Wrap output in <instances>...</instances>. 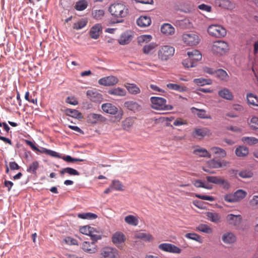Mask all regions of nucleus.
<instances>
[{"mask_svg": "<svg viewBox=\"0 0 258 258\" xmlns=\"http://www.w3.org/2000/svg\"><path fill=\"white\" fill-rule=\"evenodd\" d=\"M109 11L111 15L114 17L122 19L127 16L128 9L123 4L116 3L110 5L109 8Z\"/></svg>", "mask_w": 258, "mask_h": 258, "instance_id": "obj_1", "label": "nucleus"}, {"mask_svg": "<svg viewBox=\"0 0 258 258\" xmlns=\"http://www.w3.org/2000/svg\"><path fill=\"white\" fill-rule=\"evenodd\" d=\"M151 107L156 110H170L173 109L171 105H166V100L162 97H151Z\"/></svg>", "mask_w": 258, "mask_h": 258, "instance_id": "obj_2", "label": "nucleus"}, {"mask_svg": "<svg viewBox=\"0 0 258 258\" xmlns=\"http://www.w3.org/2000/svg\"><path fill=\"white\" fill-rule=\"evenodd\" d=\"M228 43L224 41L218 40L213 42L211 50L215 54L222 55L225 54L229 50Z\"/></svg>", "mask_w": 258, "mask_h": 258, "instance_id": "obj_3", "label": "nucleus"}, {"mask_svg": "<svg viewBox=\"0 0 258 258\" xmlns=\"http://www.w3.org/2000/svg\"><path fill=\"white\" fill-rule=\"evenodd\" d=\"M174 51V48L172 46L169 45L163 46L158 52L159 58L162 61L167 60L173 55Z\"/></svg>", "mask_w": 258, "mask_h": 258, "instance_id": "obj_4", "label": "nucleus"}, {"mask_svg": "<svg viewBox=\"0 0 258 258\" xmlns=\"http://www.w3.org/2000/svg\"><path fill=\"white\" fill-rule=\"evenodd\" d=\"M182 40L185 44L189 46L197 45L200 42L199 36L194 32L183 34Z\"/></svg>", "mask_w": 258, "mask_h": 258, "instance_id": "obj_5", "label": "nucleus"}, {"mask_svg": "<svg viewBox=\"0 0 258 258\" xmlns=\"http://www.w3.org/2000/svg\"><path fill=\"white\" fill-rule=\"evenodd\" d=\"M206 178L208 182L221 185L225 190L229 189L230 187L229 182L220 176H207Z\"/></svg>", "mask_w": 258, "mask_h": 258, "instance_id": "obj_6", "label": "nucleus"}, {"mask_svg": "<svg viewBox=\"0 0 258 258\" xmlns=\"http://www.w3.org/2000/svg\"><path fill=\"white\" fill-rule=\"evenodd\" d=\"M101 108L103 111L106 113L110 114H116L115 117L118 120H119L122 118V112L118 111L117 108L111 103H104L102 105Z\"/></svg>", "mask_w": 258, "mask_h": 258, "instance_id": "obj_7", "label": "nucleus"}, {"mask_svg": "<svg viewBox=\"0 0 258 258\" xmlns=\"http://www.w3.org/2000/svg\"><path fill=\"white\" fill-rule=\"evenodd\" d=\"M209 34L216 37H224L226 35V29L220 25H212L208 28Z\"/></svg>", "mask_w": 258, "mask_h": 258, "instance_id": "obj_8", "label": "nucleus"}, {"mask_svg": "<svg viewBox=\"0 0 258 258\" xmlns=\"http://www.w3.org/2000/svg\"><path fill=\"white\" fill-rule=\"evenodd\" d=\"M101 258H118L117 250L111 247H103L100 252Z\"/></svg>", "mask_w": 258, "mask_h": 258, "instance_id": "obj_9", "label": "nucleus"}, {"mask_svg": "<svg viewBox=\"0 0 258 258\" xmlns=\"http://www.w3.org/2000/svg\"><path fill=\"white\" fill-rule=\"evenodd\" d=\"M86 95L91 101L96 103H100L103 100L102 95L94 90H87Z\"/></svg>", "mask_w": 258, "mask_h": 258, "instance_id": "obj_10", "label": "nucleus"}, {"mask_svg": "<svg viewBox=\"0 0 258 258\" xmlns=\"http://www.w3.org/2000/svg\"><path fill=\"white\" fill-rule=\"evenodd\" d=\"M158 248L162 251L173 253H180L181 251L179 247L171 243H161L158 245Z\"/></svg>", "mask_w": 258, "mask_h": 258, "instance_id": "obj_11", "label": "nucleus"}, {"mask_svg": "<svg viewBox=\"0 0 258 258\" xmlns=\"http://www.w3.org/2000/svg\"><path fill=\"white\" fill-rule=\"evenodd\" d=\"M118 79L113 76H109L101 78L98 81V83L104 86H110L115 85L118 83Z\"/></svg>", "mask_w": 258, "mask_h": 258, "instance_id": "obj_12", "label": "nucleus"}, {"mask_svg": "<svg viewBox=\"0 0 258 258\" xmlns=\"http://www.w3.org/2000/svg\"><path fill=\"white\" fill-rule=\"evenodd\" d=\"M82 249L86 252L93 254L97 251V246L95 242L84 241L82 245Z\"/></svg>", "mask_w": 258, "mask_h": 258, "instance_id": "obj_13", "label": "nucleus"}, {"mask_svg": "<svg viewBox=\"0 0 258 258\" xmlns=\"http://www.w3.org/2000/svg\"><path fill=\"white\" fill-rule=\"evenodd\" d=\"M227 223L231 225L236 226L239 225L242 221L240 215H235L232 214H228L226 217Z\"/></svg>", "mask_w": 258, "mask_h": 258, "instance_id": "obj_14", "label": "nucleus"}, {"mask_svg": "<svg viewBox=\"0 0 258 258\" xmlns=\"http://www.w3.org/2000/svg\"><path fill=\"white\" fill-rule=\"evenodd\" d=\"M112 242L115 245L123 243L126 240L125 235L120 231L115 232L112 236Z\"/></svg>", "mask_w": 258, "mask_h": 258, "instance_id": "obj_15", "label": "nucleus"}, {"mask_svg": "<svg viewBox=\"0 0 258 258\" xmlns=\"http://www.w3.org/2000/svg\"><path fill=\"white\" fill-rule=\"evenodd\" d=\"M106 118L102 115L96 113H90L87 116V121L91 124H96L99 122L105 121Z\"/></svg>", "mask_w": 258, "mask_h": 258, "instance_id": "obj_16", "label": "nucleus"}, {"mask_svg": "<svg viewBox=\"0 0 258 258\" xmlns=\"http://www.w3.org/2000/svg\"><path fill=\"white\" fill-rule=\"evenodd\" d=\"M102 27L100 24H96L94 25L90 30V36L91 38L97 39L99 38L102 32Z\"/></svg>", "mask_w": 258, "mask_h": 258, "instance_id": "obj_17", "label": "nucleus"}, {"mask_svg": "<svg viewBox=\"0 0 258 258\" xmlns=\"http://www.w3.org/2000/svg\"><path fill=\"white\" fill-rule=\"evenodd\" d=\"M222 240L225 244H232L236 241V237L232 232H226L222 235Z\"/></svg>", "mask_w": 258, "mask_h": 258, "instance_id": "obj_18", "label": "nucleus"}, {"mask_svg": "<svg viewBox=\"0 0 258 258\" xmlns=\"http://www.w3.org/2000/svg\"><path fill=\"white\" fill-rule=\"evenodd\" d=\"M228 163V162L224 160L221 161L215 159L210 160L207 163L208 166L212 168H219L223 166H226Z\"/></svg>", "mask_w": 258, "mask_h": 258, "instance_id": "obj_19", "label": "nucleus"}, {"mask_svg": "<svg viewBox=\"0 0 258 258\" xmlns=\"http://www.w3.org/2000/svg\"><path fill=\"white\" fill-rule=\"evenodd\" d=\"M187 54L191 60L195 61L196 64H197V62L200 60L202 57L200 52L196 49L188 51Z\"/></svg>", "mask_w": 258, "mask_h": 258, "instance_id": "obj_20", "label": "nucleus"}, {"mask_svg": "<svg viewBox=\"0 0 258 258\" xmlns=\"http://www.w3.org/2000/svg\"><path fill=\"white\" fill-rule=\"evenodd\" d=\"M64 112L66 115L75 118L81 119L82 118V113L75 109L67 108L64 110Z\"/></svg>", "mask_w": 258, "mask_h": 258, "instance_id": "obj_21", "label": "nucleus"}, {"mask_svg": "<svg viewBox=\"0 0 258 258\" xmlns=\"http://www.w3.org/2000/svg\"><path fill=\"white\" fill-rule=\"evenodd\" d=\"M138 25L141 27H146L151 23V20L148 16H141L137 20Z\"/></svg>", "mask_w": 258, "mask_h": 258, "instance_id": "obj_22", "label": "nucleus"}, {"mask_svg": "<svg viewBox=\"0 0 258 258\" xmlns=\"http://www.w3.org/2000/svg\"><path fill=\"white\" fill-rule=\"evenodd\" d=\"M107 92L109 95L114 96H124L126 95V91L120 87L110 88Z\"/></svg>", "mask_w": 258, "mask_h": 258, "instance_id": "obj_23", "label": "nucleus"}, {"mask_svg": "<svg viewBox=\"0 0 258 258\" xmlns=\"http://www.w3.org/2000/svg\"><path fill=\"white\" fill-rule=\"evenodd\" d=\"M247 103L249 105L258 107V97L254 94L248 93L246 94Z\"/></svg>", "mask_w": 258, "mask_h": 258, "instance_id": "obj_24", "label": "nucleus"}, {"mask_svg": "<svg viewBox=\"0 0 258 258\" xmlns=\"http://www.w3.org/2000/svg\"><path fill=\"white\" fill-rule=\"evenodd\" d=\"M218 95L221 97L228 100H232L233 99L232 93L227 88H224L219 91Z\"/></svg>", "mask_w": 258, "mask_h": 258, "instance_id": "obj_25", "label": "nucleus"}, {"mask_svg": "<svg viewBox=\"0 0 258 258\" xmlns=\"http://www.w3.org/2000/svg\"><path fill=\"white\" fill-rule=\"evenodd\" d=\"M167 87L169 89L175 90L179 92H187L188 90L187 87L176 84L169 83L167 85Z\"/></svg>", "mask_w": 258, "mask_h": 258, "instance_id": "obj_26", "label": "nucleus"}, {"mask_svg": "<svg viewBox=\"0 0 258 258\" xmlns=\"http://www.w3.org/2000/svg\"><path fill=\"white\" fill-rule=\"evenodd\" d=\"M124 106L128 110L136 111L141 109V106L136 102L128 101L124 103Z\"/></svg>", "mask_w": 258, "mask_h": 258, "instance_id": "obj_27", "label": "nucleus"}, {"mask_svg": "<svg viewBox=\"0 0 258 258\" xmlns=\"http://www.w3.org/2000/svg\"><path fill=\"white\" fill-rule=\"evenodd\" d=\"M161 31L166 35H171L174 33V28L170 24H164L161 27Z\"/></svg>", "mask_w": 258, "mask_h": 258, "instance_id": "obj_28", "label": "nucleus"}, {"mask_svg": "<svg viewBox=\"0 0 258 258\" xmlns=\"http://www.w3.org/2000/svg\"><path fill=\"white\" fill-rule=\"evenodd\" d=\"M132 40V36L128 32H124L121 34L118 40V42L121 45L128 44Z\"/></svg>", "mask_w": 258, "mask_h": 258, "instance_id": "obj_29", "label": "nucleus"}, {"mask_svg": "<svg viewBox=\"0 0 258 258\" xmlns=\"http://www.w3.org/2000/svg\"><path fill=\"white\" fill-rule=\"evenodd\" d=\"M206 216L208 220L215 223H218L220 222L221 217L217 213L208 212L206 213Z\"/></svg>", "mask_w": 258, "mask_h": 258, "instance_id": "obj_30", "label": "nucleus"}, {"mask_svg": "<svg viewBox=\"0 0 258 258\" xmlns=\"http://www.w3.org/2000/svg\"><path fill=\"white\" fill-rule=\"evenodd\" d=\"M235 152L238 157H244L248 155L249 150L246 147L240 146L236 149Z\"/></svg>", "mask_w": 258, "mask_h": 258, "instance_id": "obj_31", "label": "nucleus"}, {"mask_svg": "<svg viewBox=\"0 0 258 258\" xmlns=\"http://www.w3.org/2000/svg\"><path fill=\"white\" fill-rule=\"evenodd\" d=\"M236 202H239L243 200L247 195V192L242 189H238L234 192Z\"/></svg>", "mask_w": 258, "mask_h": 258, "instance_id": "obj_32", "label": "nucleus"}, {"mask_svg": "<svg viewBox=\"0 0 258 258\" xmlns=\"http://www.w3.org/2000/svg\"><path fill=\"white\" fill-rule=\"evenodd\" d=\"M241 141L249 146L258 144V139L253 137H243L241 138Z\"/></svg>", "mask_w": 258, "mask_h": 258, "instance_id": "obj_33", "label": "nucleus"}, {"mask_svg": "<svg viewBox=\"0 0 258 258\" xmlns=\"http://www.w3.org/2000/svg\"><path fill=\"white\" fill-rule=\"evenodd\" d=\"M192 113H197V116L200 118H210V117L206 116V112L204 109H198L192 107L191 108Z\"/></svg>", "mask_w": 258, "mask_h": 258, "instance_id": "obj_34", "label": "nucleus"}, {"mask_svg": "<svg viewBox=\"0 0 258 258\" xmlns=\"http://www.w3.org/2000/svg\"><path fill=\"white\" fill-rule=\"evenodd\" d=\"M194 153L200 157L210 158L211 155L206 149L199 148L194 151Z\"/></svg>", "mask_w": 258, "mask_h": 258, "instance_id": "obj_35", "label": "nucleus"}, {"mask_svg": "<svg viewBox=\"0 0 258 258\" xmlns=\"http://www.w3.org/2000/svg\"><path fill=\"white\" fill-rule=\"evenodd\" d=\"M68 173L70 175H80V173L76 169L71 167H66L60 171L61 175Z\"/></svg>", "mask_w": 258, "mask_h": 258, "instance_id": "obj_36", "label": "nucleus"}, {"mask_svg": "<svg viewBox=\"0 0 258 258\" xmlns=\"http://www.w3.org/2000/svg\"><path fill=\"white\" fill-rule=\"evenodd\" d=\"M88 2L86 0H80L76 2L75 8L76 10L82 11L86 9L88 6Z\"/></svg>", "mask_w": 258, "mask_h": 258, "instance_id": "obj_37", "label": "nucleus"}, {"mask_svg": "<svg viewBox=\"0 0 258 258\" xmlns=\"http://www.w3.org/2000/svg\"><path fill=\"white\" fill-rule=\"evenodd\" d=\"M192 183L196 187H202L204 188L211 189L212 188V185L205 184V183L201 180L197 179L192 181Z\"/></svg>", "mask_w": 258, "mask_h": 258, "instance_id": "obj_38", "label": "nucleus"}, {"mask_svg": "<svg viewBox=\"0 0 258 258\" xmlns=\"http://www.w3.org/2000/svg\"><path fill=\"white\" fill-rule=\"evenodd\" d=\"M247 123L252 130H258V117L253 116L249 120L247 121Z\"/></svg>", "mask_w": 258, "mask_h": 258, "instance_id": "obj_39", "label": "nucleus"}, {"mask_svg": "<svg viewBox=\"0 0 258 258\" xmlns=\"http://www.w3.org/2000/svg\"><path fill=\"white\" fill-rule=\"evenodd\" d=\"M125 222L131 225L137 226L138 224V219L133 215L126 216L124 218Z\"/></svg>", "mask_w": 258, "mask_h": 258, "instance_id": "obj_40", "label": "nucleus"}, {"mask_svg": "<svg viewBox=\"0 0 258 258\" xmlns=\"http://www.w3.org/2000/svg\"><path fill=\"white\" fill-rule=\"evenodd\" d=\"M78 217L83 219L93 220L96 219L97 215L92 213H83L79 214Z\"/></svg>", "mask_w": 258, "mask_h": 258, "instance_id": "obj_41", "label": "nucleus"}, {"mask_svg": "<svg viewBox=\"0 0 258 258\" xmlns=\"http://www.w3.org/2000/svg\"><path fill=\"white\" fill-rule=\"evenodd\" d=\"M39 168V163L38 161L33 162L27 168V171L32 174H36V171Z\"/></svg>", "mask_w": 258, "mask_h": 258, "instance_id": "obj_42", "label": "nucleus"}, {"mask_svg": "<svg viewBox=\"0 0 258 258\" xmlns=\"http://www.w3.org/2000/svg\"><path fill=\"white\" fill-rule=\"evenodd\" d=\"M210 133L209 130L207 128L196 129L194 132V135L198 137H204L209 135Z\"/></svg>", "mask_w": 258, "mask_h": 258, "instance_id": "obj_43", "label": "nucleus"}, {"mask_svg": "<svg viewBox=\"0 0 258 258\" xmlns=\"http://www.w3.org/2000/svg\"><path fill=\"white\" fill-rule=\"evenodd\" d=\"M157 46V44L154 42H151L144 46L143 51L145 54H148L151 52Z\"/></svg>", "mask_w": 258, "mask_h": 258, "instance_id": "obj_44", "label": "nucleus"}, {"mask_svg": "<svg viewBox=\"0 0 258 258\" xmlns=\"http://www.w3.org/2000/svg\"><path fill=\"white\" fill-rule=\"evenodd\" d=\"M136 237L148 242H150L153 239L151 234L146 233H139L137 235Z\"/></svg>", "mask_w": 258, "mask_h": 258, "instance_id": "obj_45", "label": "nucleus"}, {"mask_svg": "<svg viewBox=\"0 0 258 258\" xmlns=\"http://www.w3.org/2000/svg\"><path fill=\"white\" fill-rule=\"evenodd\" d=\"M80 231L83 234L89 236L91 232L95 231V228L94 227L86 225L80 227Z\"/></svg>", "mask_w": 258, "mask_h": 258, "instance_id": "obj_46", "label": "nucleus"}, {"mask_svg": "<svg viewBox=\"0 0 258 258\" xmlns=\"http://www.w3.org/2000/svg\"><path fill=\"white\" fill-rule=\"evenodd\" d=\"M185 237L187 238L195 240L199 243H202L203 240L201 236L198 234L195 233H188L185 235Z\"/></svg>", "mask_w": 258, "mask_h": 258, "instance_id": "obj_47", "label": "nucleus"}, {"mask_svg": "<svg viewBox=\"0 0 258 258\" xmlns=\"http://www.w3.org/2000/svg\"><path fill=\"white\" fill-rule=\"evenodd\" d=\"M128 91L133 94H137L140 92V90L135 84H129L126 86Z\"/></svg>", "mask_w": 258, "mask_h": 258, "instance_id": "obj_48", "label": "nucleus"}, {"mask_svg": "<svg viewBox=\"0 0 258 258\" xmlns=\"http://www.w3.org/2000/svg\"><path fill=\"white\" fill-rule=\"evenodd\" d=\"M194 82L198 86H204L205 85H210L212 83L211 80L205 79L203 78H198L194 80Z\"/></svg>", "mask_w": 258, "mask_h": 258, "instance_id": "obj_49", "label": "nucleus"}, {"mask_svg": "<svg viewBox=\"0 0 258 258\" xmlns=\"http://www.w3.org/2000/svg\"><path fill=\"white\" fill-rule=\"evenodd\" d=\"M197 229L205 233H211L212 232V229L207 224H201L197 227Z\"/></svg>", "mask_w": 258, "mask_h": 258, "instance_id": "obj_50", "label": "nucleus"}, {"mask_svg": "<svg viewBox=\"0 0 258 258\" xmlns=\"http://www.w3.org/2000/svg\"><path fill=\"white\" fill-rule=\"evenodd\" d=\"M215 75L221 80H225L228 77L227 72L223 69L216 70Z\"/></svg>", "mask_w": 258, "mask_h": 258, "instance_id": "obj_51", "label": "nucleus"}, {"mask_svg": "<svg viewBox=\"0 0 258 258\" xmlns=\"http://www.w3.org/2000/svg\"><path fill=\"white\" fill-rule=\"evenodd\" d=\"M111 185L112 188L115 190L122 191L123 190L122 184L118 180H113Z\"/></svg>", "mask_w": 258, "mask_h": 258, "instance_id": "obj_52", "label": "nucleus"}, {"mask_svg": "<svg viewBox=\"0 0 258 258\" xmlns=\"http://www.w3.org/2000/svg\"><path fill=\"white\" fill-rule=\"evenodd\" d=\"M89 236L92 242H95V243L98 240L102 238V235L98 231H97L96 229H95V231L91 232Z\"/></svg>", "mask_w": 258, "mask_h": 258, "instance_id": "obj_53", "label": "nucleus"}, {"mask_svg": "<svg viewBox=\"0 0 258 258\" xmlns=\"http://www.w3.org/2000/svg\"><path fill=\"white\" fill-rule=\"evenodd\" d=\"M182 64L184 67L187 68H193L197 66L195 61L191 60L189 57L183 60Z\"/></svg>", "mask_w": 258, "mask_h": 258, "instance_id": "obj_54", "label": "nucleus"}, {"mask_svg": "<svg viewBox=\"0 0 258 258\" xmlns=\"http://www.w3.org/2000/svg\"><path fill=\"white\" fill-rule=\"evenodd\" d=\"M152 37L151 35H142L138 38V41L139 43L146 42L148 43L151 40Z\"/></svg>", "mask_w": 258, "mask_h": 258, "instance_id": "obj_55", "label": "nucleus"}, {"mask_svg": "<svg viewBox=\"0 0 258 258\" xmlns=\"http://www.w3.org/2000/svg\"><path fill=\"white\" fill-rule=\"evenodd\" d=\"M104 15V11L103 10H95L92 12V15L96 20H100Z\"/></svg>", "mask_w": 258, "mask_h": 258, "instance_id": "obj_56", "label": "nucleus"}, {"mask_svg": "<svg viewBox=\"0 0 258 258\" xmlns=\"http://www.w3.org/2000/svg\"><path fill=\"white\" fill-rule=\"evenodd\" d=\"M211 150L215 154H219L220 156L222 157H224L226 155V151L224 149L219 147H213L211 148Z\"/></svg>", "mask_w": 258, "mask_h": 258, "instance_id": "obj_57", "label": "nucleus"}, {"mask_svg": "<svg viewBox=\"0 0 258 258\" xmlns=\"http://www.w3.org/2000/svg\"><path fill=\"white\" fill-rule=\"evenodd\" d=\"M61 158L67 162H83L84 160L82 159L73 158L70 155L64 156Z\"/></svg>", "mask_w": 258, "mask_h": 258, "instance_id": "obj_58", "label": "nucleus"}, {"mask_svg": "<svg viewBox=\"0 0 258 258\" xmlns=\"http://www.w3.org/2000/svg\"><path fill=\"white\" fill-rule=\"evenodd\" d=\"M239 175L243 178H247L251 177L253 175L252 172L248 170L241 171L238 173Z\"/></svg>", "mask_w": 258, "mask_h": 258, "instance_id": "obj_59", "label": "nucleus"}, {"mask_svg": "<svg viewBox=\"0 0 258 258\" xmlns=\"http://www.w3.org/2000/svg\"><path fill=\"white\" fill-rule=\"evenodd\" d=\"M87 24V21L85 20H82L74 24V29L76 30L81 29L84 28Z\"/></svg>", "mask_w": 258, "mask_h": 258, "instance_id": "obj_60", "label": "nucleus"}, {"mask_svg": "<svg viewBox=\"0 0 258 258\" xmlns=\"http://www.w3.org/2000/svg\"><path fill=\"white\" fill-rule=\"evenodd\" d=\"M224 201L230 203H236L234 194H226L224 197Z\"/></svg>", "mask_w": 258, "mask_h": 258, "instance_id": "obj_61", "label": "nucleus"}, {"mask_svg": "<svg viewBox=\"0 0 258 258\" xmlns=\"http://www.w3.org/2000/svg\"><path fill=\"white\" fill-rule=\"evenodd\" d=\"M6 104L10 107V106H16L17 105L15 103V101L14 99V96H9L6 98V101H5Z\"/></svg>", "mask_w": 258, "mask_h": 258, "instance_id": "obj_62", "label": "nucleus"}, {"mask_svg": "<svg viewBox=\"0 0 258 258\" xmlns=\"http://www.w3.org/2000/svg\"><path fill=\"white\" fill-rule=\"evenodd\" d=\"M66 103L73 105H77L79 104V102L75 97H68L66 101Z\"/></svg>", "mask_w": 258, "mask_h": 258, "instance_id": "obj_63", "label": "nucleus"}, {"mask_svg": "<svg viewBox=\"0 0 258 258\" xmlns=\"http://www.w3.org/2000/svg\"><path fill=\"white\" fill-rule=\"evenodd\" d=\"M196 197L200 199L207 200L210 202H213L215 200V198L212 196L201 195L199 194L196 195Z\"/></svg>", "mask_w": 258, "mask_h": 258, "instance_id": "obj_64", "label": "nucleus"}]
</instances>
